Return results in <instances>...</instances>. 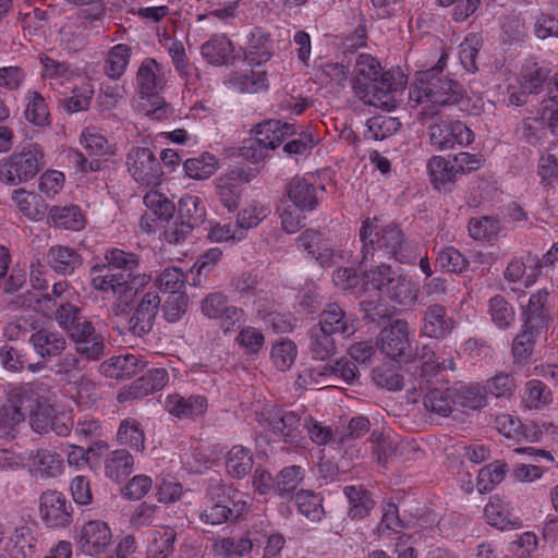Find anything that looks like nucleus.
Wrapping results in <instances>:
<instances>
[{
	"label": "nucleus",
	"instance_id": "f257e3e1",
	"mask_svg": "<svg viewBox=\"0 0 558 558\" xmlns=\"http://www.w3.org/2000/svg\"><path fill=\"white\" fill-rule=\"evenodd\" d=\"M399 85L395 82L393 74L384 72L379 61L373 56L361 53L355 59L353 89L364 104L391 110L396 104L393 92Z\"/></svg>",
	"mask_w": 558,
	"mask_h": 558
},
{
	"label": "nucleus",
	"instance_id": "f03ea898",
	"mask_svg": "<svg viewBox=\"0 0 558 558\" xmlns=\"http://www.w3.org/2000/svg\"><path fill=\"white\" fill-rule=\"evenodd\" d=\"M445 56H441L438 64L432 69L420 71L416 80L410 87L409 97L415 105H421L423 116L433 117L438 114L441 108L454 105L462 95L461 86L445 76H441V63Z\"/></svg>",
	"mask_w": 558,
	"mask_h": 558
},
{
	"label": "nucleus",
	"instance_id": "7ed1b4c3",
	"mask_svg": "<svg viewBox=\"0 0 558 558\" xmlns=\"http://www.w3.org/2000/svg\"><path fill=\"white\" fill-rule=\"evenodd\" d=\"M362 242V262L374 260L375 256L393 257L400 263H408L404 253V236L402 231L393 223L385 225L380 219H367L360 230Z\"/></svg>",
	"mask_w": 558,
	"mask_h": 558
},
{
	"label": "nucleus",
	"instance_id": "20e7f679",
	"mask_svg": "<svg viewBox=\"0 0 558 558\" xmlns=\"http://www.w3.org/2000/svg\"><path fill=\"white\" fill-rule=\"evenodd\" d=\"M45 150L38 143H28L9 157L0 160V181L19 185L34 179L45 167Z\"/></svg>",
	"mask_w": 558,
	"mask_h": 558
},
{
	"label": "nucleus",
	"instance_id": "39448f33",
	"mask_svg": "<svg viewBox=\"0 0 558 558\" xmlns=\"http://www.w3.org/2000/svg\"><path fill=\"white\" fill-rule=\"evenodd\" d=\"M35 402L34 384L13 387L8 392V401L0 408V437L8 436L23 422L27 410Z\"/></svg>",
	"mask_w": 558,
	"mask_h": 558
},
{
	"label": "nucleus",
	"instance_id": "423d86ee",
	"mask_svg": "<svg viewBox=\"0 0 558 558\" xmlns=\"http://www.w3.org/2000/svg\"><path fill=\"white\" fill-rule=\"evenodd\" d=\"M90 286L104 294H110L120 303L129 305L133 300L132 287L123 272H114L105 264H96L89 271Z\"/></svg>",
	"mask_w": 558,
	"mask_h": 558
},
{
	"label": "nucleus",
	"instance_id": "0eeeda50",
	"mask_svg": "<svg viewBox=\"0 0 558 558\" xmlns=\"http://www.w3.org/2000/svg\"><path fill=\"white\" fill-rule=\"evenodd\" d=\"M126 167L131 177L140 184L157 186L161 183L163 171L160 161L146 147H133L126 155Z\"/></svg>",
	"mask_w": 558,
	"mask_h": 558
},
{
	"label": "nucleus",
	"instance_id": "6e6552de",
	"mask_svg": "<svg viewBox=\"0 0 558 558\" xmlns=\"http://www.w3.org/2000/svg\"><path fill=\"white\" fill-rule=\"evenodd\" d=\"M202 314L213 320H218L225 333L232 331L236 324L244 322V311L228 301V296L216 291L208 293L201 301Z\"/></svg>",
	"mask_w": 558,
	"mask_h": 558
},
{
	"label": "nucleus",
	"instance_id": "1a4fd4ad",
	"mask_svg": "<svg viewBox=\"0 0 558 558\" xmlns=\"http://www.w3.org/2000/svg\"><path fill=\"white\" fill-rule=\"evenodd\" d=\"M474 134L460 121L437 120L429 125L430 144L438 150L453 149L456 145H469Z\"/></svg>",
	"mask_w": 558,
	"mask_h": 558
},
{
	"label": "nucleus",
	"instance_id": "9d476101",
	"mask_svg": "<svg viewBox=\"0 0 558 558\" xmlns=\"http://www.w3.org/2000/svg\"><path fill=\"white\" fill-rule=\"evenodd\" d=\"M378 344L387 357L407 361L411 356L409 324L402 319L393 320L381 329Z\"/></svg>",
	"mask_w": 558,
	"mask_h": 558
},
{
	"label": "nucleus",
	"instance_id": "9b49d317",
	"mask_svg": "<svg viewBox=\"0 0 558 558\" xmlns=\"http://www.w3.org/2000/svg\"><path fill=\"white\" fill-rule=\"evenodd\" d=\"M260 423L271 429L284 442L298 444L301 417L293 411H281L274 405L265 407L260 413Z\"/></svg>",
	"mask_w": 558,
	"mask_h": 558
},
{
	"label": "nucleus",
	"instance_id": "f8f14e48",
	"mask_svg": "<svg viewBox=\"0 0 558 558\" xmlns=\"http://www.w3.org/2000/svg\"><path fill=\"white\" fill-rule=\"evenodd\" d=\"M70 339L74 343L76 354L89 361H99L106 354L105 337L96 330L90 320H82L74 327Z\"/></svg>",
	"mask_w": 558,
	"mask_h": 558
},
{
	"label": "nucleus",
	"instance_id": "ddd939ff",
	"mask_svg": "<svg viewBox=\"0 0 558 558\" xmlns=\"http://www.w3.org/2000/svg\"><path fill=\"white\" fill-rule=\"evenodd\" d=\"M39 512L50 527L68 526L72 520L71 504L62 493L57 490H48L41 495Z\"/></svg>",
	"mask_w": 558,
	"mask_h": 558
},
{
	"label": "nucleus",
	"instance_id": "4468645a",
	"mask_svg": "<svg viewBox=\"0 0 558 558\" xmlns=\"http://www.w3.org/2000/svg\"><path fill=\"white\" fill-rule=\"evenodd\" d=\"M111 538V530L107 523L95 520L81 527L77 543L84 554L97 557L106 551Z\"/></svg>",
	"mask_w": 558,
	"mask_h": 558
},
{
	"label": "nucleus",
	"instance_id": "2eb2a0df",
	"mask_svg": "<svg viewBox=\"0 0 558 558\" xmlns=\"http://www.w3.org/2000/svg\"><path fill=\"white\" fill-rule=\"evenodd\" d=\"M294 133L295 128L292 123L267 120L256 126L252 147L262 156L264 149H275Z\"/></svg>",
	"mask_w": 558,
	"mask_h": 558
},
{
	"label": "nucleus",
	"instance_id": "dca6fc26",
	"mask_svg": "<svg viewBox=\"0 0 558 558\" xmlns=\"http://www.w3.org/2000/svg\"><path fill=\"white\" fill-rule=\"evenodd\" d=\"M168 380L169 376L165 368L149 369L145 375L124 387L118 393L117 399L120 403H123L129 400L144 398L154 391L162 389Z\"/></svg>",
	"mask_w": 558,
	"mask_h": 558
},
{
	"label": "nucleus",
	"instance_id": "f3484780",
	"mask_svg": "<svg viewBox=\"0 0 558 558\" xmlns=\"http://www.w3.org/2000/svg\"><path fill=\"white\" fill-rule=\"evenodd\" d=\"M160 303L161 299L155 290L150 289L142 295L130 320L135 336L143 337L153 329Z\"/></svg>",
	"mask_w": 558,
	"mask_h": 558
},
{
	"label": "nucleus",
	"instance_id": "a211bd4d",
	"mask_svg": "<svg viewBox=\"0 0 558 558\" xmlns=\"http://www.w3.org/2000/svg\"><path fill=\"white\" fill-rule=\"evenodd\" d=\"M22 305L29 307L16 318V327L21 330H38L43 327V319L35 313H40L43 317L49 318L56 307V303L48 295L35 296L29 294L23 301Z\"/></svg>",
	"mask_w": 558,
	"mask_h": 558
},
{
	"label": "nucleus",
	"instance_id": "6ab92c4d",
	"mask_svg": "<svg viewBox=\"0 0 558 558\" xmlns=\"http://www.w3.org/2000/svg\"><path fill=\"white\" fill-rule=\"evenodd\" d=\"M168 70L153 58L142 61L136 73V86L143 96H150L161 90L167 82Z\"/></svg>",
	"mask_w": 558,
	"mask_h": 558
},
{
	"label": "nucleus",
	"instance_id": "aec40b11",
	"mask_svg": "<svg viewBox=\"0 0 558 558\" xmlns=\"http://www.w3.org/2000/svg\"><path fill=\"white\" fill-rule=\"evenodd\" d=\"M323 331L330 335H341L350 337L356 331L355 319L347 314L338 304L331 303L319 315V322L316 325Z\"/></svg>",
	"mask_w": 558,
	"mask_h": 558
},
{
	"label": "nucleus",
	"instance_id": "412c9836",
	"mask_svg": "<svg viewBox=\"0 0 558 558\" xmlns=\"http://www.w3.org/2000/svg\"><path fill=\"white\" fill-rule=\"evenodd\" d=\"M26 461L29 474L37 478H51L63 472L62 458L49 449H38L29 452Z\"/></svg>",
	"mask_w": 558,
	"mask_h": 558
},
{
	"label": "nucleus",
	"instance_id": "4be33fe9",
	"mask_svg": "<svg viewBox=\"0 0 558 558\" xmlns=\"http://www.w3.org/2000/svg\"><path fill=\"white\" fill-rule=\"evenodd\" d=\"M286 190L288 198L299 211H312L317 207V189L307 178H293Z\"/></svg>",
	"mask_w": 558,
	"mask_h": 558
},
{
	"label": "nucleus",
	"instance_id": "5701e85b",
	"mask_svg": "<svg viewBox=\"0 0 558 558\" xmlns=\"http://www.w3.org/2000/svg\"><path fill=\"white\" fill-rule=\"evenodd\" d=\"M166 409L179 418H196L207 410V400L199 395L184 397L181 395H169L166 399Z\"/></svg>",
	"mask_w": 558,
	"mask_h": 558
},
{
	"label": "nucleus",
	"instance_id": "b1692460",
	"mask_svg": "<svg viewBox=\"0 0 558 558\" xmlns=\"http://www.w3.org/2000/svg\"><path fill=\"white\" fill-rule=\"evenodd\" d=\"M484 514L488 524L502 531L522 526L520 517L513 512L509 504L499 497L490 498L484 508Z\"/></svg>",
	"mask_w": 558,
	"mask_h": 558
},
{
	"label": "nucleus",
	"instance_id": "393cba45",
	"mask_svg": "<svg viewBox=\"0 0 558 558\" xmlns=\"http://www.w3.org/2000/svg\"><path fill=\"white\" fill-rule=\"evenodd\" d=\"M298 246L307 252L320 266H331L337 257L328 241L314 230H305L298 238Z\"/></svg>",
	"mask_w": 558,
	"mask_h": 558
},
{
	"label": "nucleus",
	"instance_id": "a878e982",
	"mask_svg": "<svg viewBox=\"0 0 558 558\" xmlns=\"http://www.w3.org/2000/svg\"><path fill=\"white\" fill-rule=\"evenodd\" d=\"M37 538L28 525L16 526L5 543L9 558H33L36 554Z\"/></svg>",
	"mask_w": 558,
	"mask_h": 558
},
{
	"label": "nucleus",
	"instance_id": "bb28decb",
	"mask_svg": "<svg viewBox=\"0 0 558 558\" xmlns=\"http://www.w3.org/2000/svg\"><path fill=\"white\" fill-rule=\"evenodd\" d=\"M29 342L35 352L44 359L60 355L68 344L63 333L48 328H41L34 332Z\"/></svg>",
	"mask_w": 558,
	"mask_h": 558
},
{
	"label": "nucleus",
	"instance_id": "cd10ccee",
	"mask_svg": "<svg viewBox=\"0 0 558 558\" xmlns=\"http://www.w3.org/2000/svg\"><path fill=\"white\" fill-rule=\"evenodd\" d=\"M422 333L429 338H444L452 329V319L442 305H429L423 313Z\"/></svg>",
	"mask_w": 558,
	"mask_h": 558
},
{
	"label": "nucleus",
	"instance_id": "c85d7f7f",
	"mask_svg": "<svg viewBox=\"0 0 558 558\" xmlns=\"http://www.w3.org/2000/svg\"><path fill=\"white\" fill-rule=\"evenodd\" d=\"M35 387V402L33 407L27 410V415L31 417V424L35 432L47 433L52 421L54 410L48 403V399L44 396L47 388L44 384L36 385Z\"/></svg>",
	"mask_w": 558,
	"mask_h": 558
},
{
	"label": "nucleus",
	"instance_id": "c756f323",
	"mask_svg": "<svg viewBox=\"0 0 558 558\" xmlns=\"http://www.w3.org/2000/svg\"><path fill=\"white\" fill-rule=\"evenodd\" d=\"M497 430L508 439L520 441L526 439L532 442L539 440L541 432L536 425H526L524 428L521 422L510 414H500L495 421Z\"/></svg>",
	"mask_w": 558,
	"mask_h": 558
},
{
	"label": "nucleus",
	"instance_id": "7c9ffc66",
	"mask_svg": "<svg viewBox=\"0 0 558 558\" xmlns=\"http://www.w3.org/2000/svg\"><path fill=\"white\" fill-rule=\"evenodd\" d=\"M202 57L213 65H225L234 59V48L225 35H215L201 47Z\"/></svg>",
	"mask_w": 558,
	"mask_h": 558
},
{
	"label": "nucleus",
	"instance_id": "2f4dec72",
	"mask_svg": "<svg viewBox=\"0 0 558 558\" xmlns=\"http://www.w3.org/2000/svg\"><path fill=\"white\" fill-rule=\"evenodd\" d=\"M48 217L53 226L71 231H81L87 223L85 215L77 205L53 206Z\"/></svg>",
	"mask_w": 558,
	"mask_h": 558
},
{
	"label": "nucleus",
	"instance_id": "473e14b6",
	"mask_svg": "<svg viewBox=\"0 0 558 558\" xmlns=\"http://www.w3.org/2000/svg\"><path fill=\"white\" fill-rule=\"evenodd\" d=\"M143 365L133 354L112 356L100 364V373L109 378L124 379L135 375Z\"/></svg>",
	"mask_w": 558,
	"mask_h": 558
},
{
	"label": "nucleus",
	"instance_id": "72a5a7b5",
	"mask_svg": "<svg viewBox=\"0 0 558 558\" xmlns=\"http://www.w3.org/2000/svg\"><path fill=\"white\" fill-rule=\"evenodd\" d=\"M401 272L392 269L391 266L380 263L375 268L366 271L363 276V289L365 291H377L386 295L387 290L393 284Z\"/></svg>",
	"mask_w": 558,
	"mask_h": 558
},
{
	"label": "nucleus",
	"instance_id": "f704fd0d",
	"mask_svg": "<svg viewBox=\"0 0 558 558\" xmlns=\"http://www.w3.org/2000/svg\"><path fill=\"white\" fill-rule=\"evenodd\" d=\"M134 458L125 449L109 452L104 460L105 475L114 482H120L133 472Z\"/></svg>",
	"mask_w": 558,
	"mask_h": 558
},
{
	"label": "nucleus",
	"instance_id": "c9c22d12",
	"mask_svg": "<svg viewBox=\"0 0 558 558\" xmlns=\"http://www.w3.org/2000/svg\"><path fill=\"white\" fill-rule=\"evenodd\" d=\"M11 199L19 211L31 220H40L47 210V204L40 195L17 189L12 192Z\"/></svg>",
	"mask_w": 558,
	"mask_h": 558
},
{
	"label": "nucleus",
	"instance_id": "e433bc0d",
	"mask_svg": "<svg viewBox=\"0 0 558 558\" xmlns=\"http://www.w3.org/2000/svg\"><path fill=\"white\" fill-rule=\"evenodd\" d=\"M551 402V390L543 381L531 379L525 383L521 397V403L525 409L539 411Z\"/></svg>",
	"mask_w": 558,
	"mask_h": 558
},
{
	"label": "nucleus",
	"instance_id": "4c0bfd02",
	"mask_svg": "<svg viewBox=\"0 0 558 558\" xmlns=\"http://www.w3.org/2000/svg\"><path fill=\"white\" fill-rule=\"evenodd\" d=\"M132 49L125 44L114 45L109 49L104 62V72L111 80H119L125 73Z\"/></svg>",
	"mask_w": 558,
	"mask_h": 558
},
{
	"label": "nucleus",
	"instance_id": "58836bf2",
	"mask_svg": "<svg viewBox=\"0 0 558 558\" xmlns=\"http://www.w3.org/2000/svg\"><path fill=\"white\" fill-rule=\"evenodd\" d=\"M39 60L43 66L41 77L50 85L61 86L77 75V71L64 61L48 56H41Z\"/></svg>",
	"mask_w": 558,
	"mask_h": 558
},
{
	"label": "nucleus",
	"instance_id": "ea45409f",
	"mask_svg": "<svg viewBox=\"0 0 558 558\" xmlns=\"http://www.w3.org/2000/svg\"><path fill=\"white\" fill-rule=\"evenodd\" d=\"M430 181L435 189H446L448 184L456 181L457 168L453 160H448L442 156H434L427 163Z\"/></svg>",
	"mask_w": 558,
	"mask_h": 558
},
{
	"label": "nucleus",
	"instance_id": "a19ab883",
	"mask_svg": "<svg viewBox=\"0 0 558 558\" xmlns=\"http://www.w3.org/2000/svg\"><path fill=\"white\" fill-rule=\"evenodd\" d=\"M228 84L241 93H258L267 88V75L263 70H248L230 75Z\"/></svg>",
	"mask_w": 558,
	"mask_h": 558
},
{
	"label": "nucleus",
	"instance_id": "79ce46f5",
	"mask_svg": "<svg viewBox=\"0 0 558 558\" xmlns=\"http://www.w3.org/2000/svg\"><path fill=\"white\" fill-rule=\"evenodd\" d=\"M117 441L119 445L128 446L135 451H144L145 433L141 423L133 417L122 420L118 427Z\"/></svg>",
	"mask_w": 558,
	"mask_h": 558
},
{
	"label": "nucleus",
	"instance_id": "37998d69",
	"mask_svg": "<svg viewBox=\"0 0 558 558\" xmlns=\"http://www.w3.org/2000/svg\"><path fill=\"white\" fill-rule=\"evenodd\" d=\"M424 407L438 416H449L456 407L454 390L452 388L430 389L424 397Z\"/></svg>",
	"mask_w": 558,
	"mask_h": 558
},
{
	"label": "nucleus",
	"instance_id": "c03bdc74",
	"mask_svg": "<svg viewBox=\"0 0 558 558\" xmlns=\"http://www.w3.org/2000/svg\"><path fill=\"white\" fill-rule=\"evenodd\" d=\"M175 531L166 526L162 530H153L149 532V542L147 545L148 558H167L173 551L175 542Z\"/></svg>",
	"mask_w": 558,
	"mask_h": 558
},
{
	"label": "nucleus",
	"instance_id": "a18cd8bd",
	"mask_svg": "<svg viewBox=\"0 0 558 558\" xmlns=\"http://www.w3.org/2000/svg\"><path fill=\"white\" fill-rule=\"evenodd\" d=\"M25 119L36 126L49 125L50 112L45 98L37 90L28 89L25 93Z\"/></svg>",
	"mask_w": 558,
	"mask_h": 558
},
{
	"label": "nucleus",
	"instance_id": "49530a36",
	"mask_svg": "<svg viewBox=\"0 0 558 558\" xmlns=\"http://www.w3.org/2000/svg\"><path fill=\"white\" fill-rule=\"evenodd\" d=\"M226 470L232 477L243 478L253 468V456L243 446H233L226 454Z\"/></svg>",
	"mask_w": 558,
	"mask_h": 558
},
{
	"label": "nucleus",
	"instance_id": "de8ad7c7",
	"mask_svg": "<svg viewBox=\"0 0 558 558\" xmlns=\"http://www.w3.org/2000/svg\"><path fill=\"white\" fill-rule=\"evenodd\" d=\"M418 287L410 278L400 274L393 284L387 290L386 296L401 306H412L418 298Z\"/></svg>",
	"mask_w": 558,
	"mask_h": 558
},
{
	"label": "nucleus",
	"instance_id": "09e8293b",
	"mask_svg": "<svg viewBox=\"0 0 558 558\" xmlns=\"http://www.w3.org/2000/svg\"><path fill=\"white\" fill-rule=\"evenodd\" d=\"M549 292L547 289H541L530 296L529 303L524 308V323L530 327H545L547 322L546 303Z\"/></svg>",
	"mask_w": 558,
	"mask_h": 558
},
{
	"label": "nucleus",
	"instance_id": "8fccbe9b",
	"mask_svg": "<svg viewBox=\"0 0 558 558\" xmlns=\"http://www.w3.org/2000/svg\"><path fill=\"white\" fill-rule=\"evenodd\" d=\"M48 262L57 272L69 275L81 265V256L69 246H52L48 253Z\"/></svg>",
	"mask_w": 558,
	"mask_h": 558
},
{
	"label": "nucleus",
	"instance_id": "3c124183",
	"mask_svg": "<svg viewBox=\"0 0 558 558\" xmlns=\"http://www.w3.org/2000/svg\"><path fill=\"white\" fill-rule=\"evenodd\" d=\"M80 144L95 157L106 158L114 154L106 136L96 128H85L81 133Z\"/></svg>",
	"mask_w": 558,
	"mask_h": 558
},
{
	"label": "nucleus",
	"instance_id": "603ef678",
	"mask_svg": "<svg viewBox=\"0 0 558 558\" xmlns=\"http://www.w3.org/2000/svg\"><path fill=\"white\" fill-rule=\"evenodd\" d=\"M183 169L191 179L206 180L217 171L218 160L214 155L203 153L197 157L186 159Z\"/></svg>",
	"mask_w": 558,
	"mask_h": 558
},
{
	"label": "nucleus",
	"instance_id": "864d4df0",
	"mask_svg": "<svg viewBox=\"0 0 558 558\" xmlns=\"http://www.w3.org/2000/svg\"><path fill=\"white\" fill-rule=\"evenodd\" d=\"M401 126L397 118L380 114L366 121L364 137L366 140L383 141L395 134Z\"/></svg>",
	"mask_w": 558,
	"mask_h": 558
},
{
	"label": "nucleus",
	"instance_id": "5fc2aeb1",
	"mask_svg": "<svg viewBox=\"0 0 558 558\" xmlns=\"http://www.w3.org/2000/svg\"><path fill=\"white\" fill-rule=\"evenodd\" d=\"M417 367H421V375L418 379V388L424 389V386L430 383L429 373L436 371L453 369L454 363L452 357L442 359L441 361L435 356V353L428 348H422V355Z\"/></svg>",
	"mask_w": 558,
	"mask_h": 558
},
{
	"label": "nucleus",
	"instance_id": "6e6d98bb",
	"mask_svg": "<svg viewBox=\"0 0 558 558\" xmlns=\"http://www.w3.org/2000/svg\"><path fill=\"white\" fill-rule=\"evenodd\" d=\"M270 214L267 204L259 201L246 203L236 217L238 227L245 233L246 230L256 228Z\"/></svg>",
	"mask_w": 558,
	"mask_h": 558
},
{
	"label": "nucleus",
	"instance_id": "4d7b16f0",
	"mask_svg": "<svg viewBox=\"0 0 558 558\" xmlns=\"http://www.w3.org/2000/svg\"><path fill=\"white\" fill-rule=\"evenodd\" d=\"M488 314L499 329L509 328L515 320L513 306L501 295H495L488 300Z\"/></svg>",
	"mask_w": 558,
	"mask_h": 558
},
{
	"label": "nucleus",
	"instance_id": "13d9d810",
	"mask_svg": "<svg viewBox=\"0 0 558 558\" xmlns=\"http://www.w3.org/2000/svg\"><path fill=\"white\" fill-rule=\"evenodd\" d=\"M258 317L271 324L278 332H286L292 329L291 318H286L276 311V303L268 299H258L254 302Z\"/></svg>",
	"mask_w": 558,
	"mask_h": 558
},
{
	"label": "nucleus",
	"instance_id": "bf43d9fd",
	"mask_svg": "<svg viewBox=\"0 0 558 558\" xmlns=\"http://www.w3.org/2000/svg\"><path fill=\"white\" fill-rule=\"evenodd\" d=\"M344 495L349 500V515L352 519H362L368 514L374 506L369 494L362 487L347 486Z\"/></svg>",
	"mask_w": 558,
	"mask_h": 558
},
{
	"label": "nucleus",
	"instance_id": "052dcab7",
	"mask_svg": "<svg viewBox=\"0 0 558 558\" xmlns=\"http://www.w3.org/2000/svg\"><path fill=\"white\" fill-rule=\"evenodd\" d=\"M548 75L549 71L546 68L541 66L537 62L526 61L517 80L523 84L527 92L537 94L542 90Z\"/></svg>",
	"mask_w": 558,
	"mask_h": 558
},
{
	"label": "nucleus",
	"instance_id": "680f3d73",
	"mask_svg": "<svg viewBox=\"0 0 558 558\" xmlns=\"http://www.w3.org/2000/svg\"><path fill=\"white\" fill-rule=\"evenodd\" d=\"M337 347L332 335L314 326L311 330L310 351L315 360L325 361L336 353Z\"/></svg>",
	"mask_w": 558,
	"mask_h": 558
},
{
	"label": "nucleus",
	"instance_id": "e2e57ef3",
	"mask_svg": "<svg viewBox=\"0 0 558 558\" xmlns=\"http://www.w3.org/2000/svg\"><path fill=\"white\" fill-rule=\"evenodd\" d=\"M323 499L312 490H300L295 496L299 512L313 522H318L324 517Z\"/></svg>",
	"mask_w": 558,
	"mask_h": 558
},
{
	"label": "nucleus",
	"instance_id": "0e129e2a",
	"mask_svg": "<svg viewBox=\"0 0 558 558\" xmlns=\"http://www.w3.org/2000/svg\"><path fill=\"white\" fill-rule=\"evenodd\" d=\"M456 405L478 410L486 405V393L484 388L477 384L454 388Z\"/></svg>",
	"mask_w": 558,
	"mask_h": 558
},
{
	"label": "nucleus",
	"instance_id": "69168bd1",
	"mask_svg": "<svg viewBox=\"0 0 558 558\" xmlns=\"http://www.w3.org/2000/svg\"><path fill=\"white\" fill-rule=\"evenodd\" d=\"M298 356L296 344L289 339L277 341L270 352V359L275 367L281 372L289 369Z\"/></svg>",
	"mask_w": 558,
	"mask_h": 558
},
{
	"label": "nucleus",
	"instance_id": "338daca9",
	"mask_svg": "<svg viewBox=\"0 0 558 558\" xmlns=\"http://www.w3.org/2000/svg\"><path fill=\"white\" fill-rule=\"evenodd\" d=\"M304 471L301 466L284 468L276 480L275 493L281 497L289 496L303 481Z\"/></svg>",
	"mask_w": 558,
	"mask_h": 558
},
{
	"label": "nucleus",
	"instance_id": "774afa93",
	"mask_svg": "<svg viewBox=\"0 0 558 558\" xmlns=\"http://www.w3.org/2000/svg\"><path fill=\"white\" fill-rule=\"evenodd\" d=\"M144 204L148 211L157 215L161 220L168 221L175 210L174 204L166 195L155 190L145 194Z\"/></svg>",
	"mask_w": 558,
	"mask_h": 558
}]
</instances>
